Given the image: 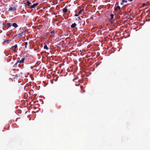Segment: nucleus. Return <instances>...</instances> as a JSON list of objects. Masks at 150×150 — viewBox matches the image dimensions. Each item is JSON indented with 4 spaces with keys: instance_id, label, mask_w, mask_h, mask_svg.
<instances>
[{
    "instance_id": "f257e3e1",
    "label": "nucleus",
    "mask_w": 150,
    "mask_h": 150,
    "mask_svg": "<svg viewBox=\"0 0 150 150\" xmlns=\"http://www.w3.org/2000/svg\"><path fill=\"white\" fill-rule=\"evenodd\" d=\"M26 31V30L25 29L24 30L22 31H20V33L17 35H16V36L18 37L19 38L21 37H24L25 35L24 34V33H25Z\"/></svg>"
},
{
    "instance_id": "bb28decb",
    "label": "nucleus",
    "mask_w": 150,
    "mask_h": 150,
    "mask_svg": "<svg viewBox=\"0 0 150 150\" xmlns=\"http://www.w3.org/2000/svg\"><path fill=\"white\" fill-rule=\"evenodd\" d=\"M57 25H58V23H57Z\"/></svg>"
},
{
    "instance_id": "0eeeda50",
    "label": "nucleus",
    "mask_w": 150,
    "mask_h": 150,
    "mask_svg": "<svg viewBox=\"0 0 150 150\" xmlns=\"http://www.w3.org/2000/svg\"><path fill=\"white\" fill-rule=\"evenodd\" d=\"M13 50H12L13 52H15L16 50V48L17 47V45H15L13 46Z\"/></svg>"
},
{
    "instance_id": "39448f33",
    "label": "nucleus",
    "mask_w": 150,
    "mask_h": 150,
    "mask_svg": "<svg viewBox=\"0 0 150 150\" xmlns=\"http://www.w3.org/2000/svg\"><path fill=\"white\" fill-rule=\"evenodd\" d=\"M39 4L38 3H36L35 4H34L33 5L31 6L30 7L31 8H34L35 7L37 6Z\"/></svg>"
},
{
    "instance_id": "ddd939ff",
    "label": "nucleus",
    "mask_w": 150,
    "mask_h": 150,
    "mask_svg": "<svg viewBox=\"0 0 150 150\" xmlns=\"http://www.w3.org/2000/svg\"><path fill=\"white\" fill-rule=\"evenodd\" d=\"M54 30H50V33L52 34V35H53L54 34Z\"/></svg>"
},
{
    "instance_id": "aec40b11",
    "label": "nucleus",
    "mask_w": 150,
    "mask_h": 150,
    "mask_svg": "<svg viewBox=\"0 0 150 150\" xmlns=\"http://www.w3.org/2000/svg\"><path fill=\"white\" fill-rule=\"evenodd\" d=\"M145 6V3H143V4H142V6H143V7H144Z\"/></svg>"
},
{
    "instance_id": "f8f14e48",
    "label": "nucleus",
    "mask_w": 150,
    "mask_h": 150,
    "mask_svg": "<svg viewBox=\"0 0 150 150\" xmlns=\"http://www.w3.org/2000/svg\"><path fill=\"white\" fill-rule=\"evenodd\" d=\"M110 20L111 21V20L113 18L114 15L112 14H111L110 15Z\"/></svg>"
},
{
    "instance_id": "412c9836",
    "label": "nucleus",
    "mask_w": 150,
    "mask_h": 150,
    "mask_svg": "<svg viewBox=\"0 0 150 150\" xmlns=\"http://www.w3.org/2000/svg\"><path fill=\"white\" fill-rule=\"evenodd\" d=\"M78 14H76L75 15V16H78Z\"/></svg>"
},
{
    "instance_id": "a211bd4d",
    "label": "nucleus",
    "mask_w": 150,
    "mask_h": 150,
    "mask_svg": "<svg viewBox=\"0 0 150 150\" xmlns=\"http://www.w3.org/2000/svg\"><path fill=\"white\" fill-rule=\"evenodd\" d=\"M6 42H7V43H9V40H5L4 42H3V44L5 43H6Z\"/></svg>"
},
{
    "instance_id": "6e6552de",
    "label": "nucleus",
    "mask_w": 150,
    "mask_h": 150,
    "mask_svg": "<svg viewBox=\"0 0 150 150\" xmlns=\"http://www.w3.org/2000/svg\"><path fill=\"white\" fill-rule=\"evenodd\" d=\"M27 4H25V6H29L30 4H31V3H30L29 1H28L26 2Z\"/></svg>"
},
{
    "instance_id": "9d476101",
    "label": "nucleus",
    "mask_w": 150,
    "mask_h": 150,
    "mask_svg": "<svg viewBox=\"0 0 150 150\" xmlns=\"http://www.w3.org/2000/svg\"><path fill=\"white\" fill-rule=\"evenodd\" d=\"M67 9L65 8L63 9V12L64 13H66L67 11Z\"/></svg>"
},
{
    "instance_id": "5701e85b",
    "label": "nucleus",
    "mask_w": 150,
    "mask_h": 150,
    "mask_svg": "<svg viewBox=\"0 0 150 150\" xmlns=\"http://www.w3.org/2000/svg\"><path fill=\"white\" fill-rule=\"evenodd\" d=\"M113 23V21H110V23Z\"/></svg>"
},
{
    "instance_id": "f3484780",
    "label": "nucleus",
    "mask_w": 150,
    "mask_h": 150,
    "mask_svg": "<svg viewBox=\"0 0 150 150\" xmlns=\"http://www.w3.org/2000/svg\"><path fill=\"white\" fill-rule=\"evenodd\" d=\"M44 49H45L46 50H48V48L46 45H45L44 47Z\"/></svg>"
},
{
    "instance_id": "7ed1b4c3",
    "label": "nucleus",
    "mask_w": 150,
    "mask_h": 150,
    "mask_svg": "<svg viewBox=\"0 0 150 150\" xmlns=\"http://www.w3.org/2000/svg\"><path fill=\"white\" fill-rule=\"evenodd\" d=\"M23 65H23H21L19 63V62L17 61L16 63L13 66V67H16L17 66L20 67L21 66H22Z\"/></svg>"
},
{
    "instance_id": "6ab92c4d",
    "label": "nucleus",
    "mask_w": 150,
    "mask_h": 150,
    "mask_svg": "<svg viewBox=\"0 0 150 150\" xmlns=\"http://www.w3.org/2000/svg\"><path fill=\"white\" fill-rule=\"evenodd\" d=\"M122 1L123 3H127V0H122Z\"/></svg>"
},
{
    "instance_id": "4be33fe9",
    "label": "nucleus",
    "mask_w": 150,
    "mask_h": 150,
    "mask_svg": "<svg viewBox=\"0 0 150 150\" xmlns=\"http://www.w3.org/2000/svg\"><path fill=\"white\" fill-rule=\"evenodd\" d=\"M78 18L79 19V20H81V18H80V17H78Z\"/></svg>"
},
{
    "instance_id": "2eb2a0df",
    "label": "nucleus",
    "mask_w": 150,
    "mask_h": 150,
    "mask_svg": "<svg viewBox=\"0 0 150 150\" xmlns=\"http://www.w3.org/2000/svg\"><path fill=\"white\" fill-rule=\"evenodd\" d=\"M6 25L8 26V27H10L11 25V24L10 23H8L6 24Z\"/></svg>"
},
{
    "instance_id": "b1692460",
    "label": "nucleus",
    "mask_w": 150,
    "mask_h": 150,
    "mask_svg": "<svg viewBox=\"0 0 150 150\" xmlns=\"http://www.w3.org/2000/svg\"><path fill=\"white\" fill-rule=\"evenodd\" d=\"M129 0V1H133V0Z\"/></svg>"
},
{
    "instance_id": "393cba45",
    "label": "nucleus",
    "mask_w": 150,
    "mask_h": 150,
    "mask_svg": "<svg viewBox=\"0 0 150 150\" xmlns=\"http://www.w3.org/2000/svg\"><path fill=\"white\" fill-rule=\"evenodd\" d=\"M121 5H122L123 4L122 3H121Z\"/></svg>"
},
{
    "instance_id": "20e7f679",
    "label": "nucleus",
    "mask_w": 150,
    "mask_h": 150,
    "mask_svg": "<svg viewBox=\"0 0 150 150\" xmlns=\"http://www.w3.org/2000/svg\"><path fill=\"white\" fill-rule=\"evenodd\" d=\"M17 61L19 62V63L20 64L22 63H23L24 62V60H25V58H22L21 60H20V58H17Z\"/></svg>"
},
{
    "instance_id": "f03ea898",
    "label": "nucleus",
    "mask_w": 150,
    "mask_h": 150,
    "mask_svg": "<svg viewBox=\"0 0 150 150\" xmlns=\"http://www.w3.org/2000/svg\"><path fill=\"white\" fill-rule=\"evenodd\" d=\"M17 9L16 7H10L8 9L9 11H14L16 10Z\"/></svg>"
},
{
    "instance_id": "dca6fc26",
    "label": "nucleus",
    "mask_w": 150,
    "mask_h": 150,
    "mask_svg": "<svg viewBox=\"0 0 150 150\" xmlns=\"http://www.w3.org/2000/svg\"><path fill=\"white\" fill-rule=\"evenodd\" d=\"M25 44V48H27V46L28 44V43L27 42H25L24 43Z\"/></svg>"
},
{
    "instance_id": "4468645a",
    "label": "nucleus",
    "mask_w": 150,
    "mask_h": 150,
    "mask_svg": "<svg viewBox=\"0 0 150 150\" xmlns=\"http://www.w3.org/2000/svg\"><path fill=\"white\" fill-rule=\"evenodd\" d=\"M84 11V9H81V10L78 13V14H80L81 13H82V12H83Z\"/></svg>"
},
{
    "instance_id": "1a4fd4ad",
    "label": "nucleus",
    "mask_w": 150,
    "mask_h": 150,
    "mask_svg": "<svg viewBox=\"0 0 150 150\" xmlns=\"http://www.w3.org/2000/svg\"><path fill=\"white\" fill-rule=\"evenodd\" d=\"M76 24L75 23H74L71 25V27L72 28H74L76 26Z\"/></svg>"
},
{
    "instance_id": "9b49d317",
    "label": "nucleus",
    "mask_w": 150,
    "mask_h": 150,
    "mask_svg": "<svg viewBox=\"0 0 150 150\" xmlns=\"http://www.w3.org/2000/svg\"><path fill=\"white\" fill-rule=\"evenodd\" d=\"M12 25L13 27H14L15 28H16L17 27H18V25H17V24L16 23H13V24Z\"/></svg>"
},
{
    "instance_id": "a878e982",
    "label": "nucleus",
    "mask_w": 150,
    "mask_h": 150,
    "mask_svg": "<svg viewBox=\"0 0 150 150\" xmlns=\"http://www.w3.org/2000/svg\"><path fill=\"white\" fill-rule=\"evenodd\" d=\"M83 87L82 86H81V88Z\"/></svg>"
},
{
    "instance_id": "423d86ee",
    "label": "nucleus",
    "mask_w": 150,
    "mask_h": 150,
    "mask_svg": "<svg viewBox=\"0 0 150 150\" xmlns=\"http://www.w3.org/2000/svg\"><path fill=\"white\" fill-rule=\"evenodd\" d=\"M121 8L119 6H118L116 7L115 8L114 10L116 11H117L119 10H120Z\"/></svg>"
}]
</instances>
